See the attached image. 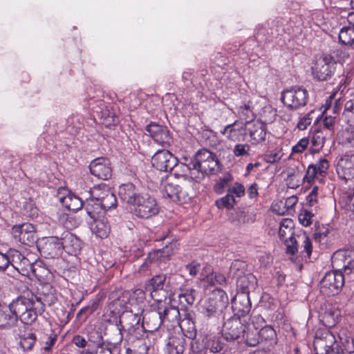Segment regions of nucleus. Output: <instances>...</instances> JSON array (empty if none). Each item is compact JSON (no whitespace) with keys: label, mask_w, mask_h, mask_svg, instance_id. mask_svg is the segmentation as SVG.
I'll list each match as a JSON object with an SVG mask.
<instances>
[{"label":"nucleus","mask_w":354,"mask_h":354,"mask_svg":"<svg viewBox=\"0 0 354 354\" xmlns=\"http://www.w3.org/2000/svg\"><path fill=\"white\" fill-rule=\"evenodd\" d=\"M235 203L234 196L227 193L225 196L216 200L215 204L219 209L226 208L229 209L233 207Z\"/></svg>","instance_id":"49"},{"label":"nucleus","mask_w":354,"mask_h":354,"mask_svg":"<svg viewBox=\"0 0 354 354\" xmlns=\"http://www.w3.org/2000/svg\"><path fill=\"white\" fill-rule=\"evenodd\" d=\"M143 319L149 328V330L151 331L158 330L165 323L158 305L153 307L150 312L145 313Z\"/></svg>","instance_id":"29"},{"label":"nucleus","mask_w":354,"mask_h":354,"mask_svg":"<svg viewBox=\"0 0 354 354\" xmlns=\"http://www.w3.org/2000/svg\"><path fill=\"white\" fill-rule=\"evenodd\" d=\"M329 162L326 158H321L316 164L310 165L307 169L304 180L308 183L311 182L318 176L324 177L327 174Z\"/></svg>","instance_id":"24"},{"label":"nucleus","mask_w":354,"mask_h":354,"mask_svg":"<svg viewBox=\"0 0 354 354\" xmlns=\"http://www.w3.org/2000/svg\"><path fill=\"white\" fill-rule=\"evenodd\" d=\"M42 250L49 258H56L62 254L63 252V245L61 237H49L44 243Z\"/></svg>","instance_id":"28"},{"label":"nucleus","mask_w":354,"mask_h":354,"mask_svg":"<svg viewBox=\"0 0 354 354\" xmlns=\"http://www.w3.org/2000/svg\"><path fill=\"white\" fill-rule=\"evenodd\" d=\"M328 232L329 230L327 227H319L317 229L315 230V232L314 233V239L316 241L322 243L328 236Z\"/></svg>","instance_id":"64"},{"label":"nucleus","mask_w":354,"mask_h":354,"mask_svg":"<svg viewBox=\"0 0 354 354\" xmlns=\"http://www.w3.org/2000/svg\"><path fill=\"white\" fill-rule=\"evenodd\" d=\"M195 168L203 174L214 175L220 169L219 161L216 156L206 149L198 151L193 160Z\"/></svg>","instance_id":"4"},{"label":"nucleus","mask_w":354,"mask_h":354,"mask_svg":"<svg viewBox=\"0 0 354 354\" xmlns=\"http://www.w3.org/2000/svg\"><path fill=\"white\" fill-rule=\"evenodd\" d=\"M17 322V315L11 309V303L8 306L0 307V328L10 329Z\"/></svg>","instance_id":"30"},{"label":"nucleus","mask_w":354,"mask_h":354,"mask_svg":"<svg viewBox=\"0 0 354 354\" xmlns=\"http://www.w3.org/2000/svg\"><path fill=\"white\" fill-rule=\"evenodd\" d=\"M339 339L342 344V351H346L348 353L351 354L354 353V339L349 336L344 331L339 334Z\"/></svg>","instance_id":"46"},{"label":"nucleus","mask_w":354,"mask_h":354,"mask_svg":"<svg viewBox=\"0 0 354 354\" xmlns=\"http://www.w3.org/2000/svg\"><path fill=\"white\" fill-rule=\"evenodd\" d=\"M91 194H95L100 203L104 212L117 206V199L113 191L105 185L94 187Z\"/></svg>","instance_id":"15"},{"label":"nucleus","mask_w":354,"mask_h":354,"mask_svg":"<svg viewBox=\"0 0 354 354\" xmlns=\"http://www.w3.org/2000/svg\"><path fill=\"white\" fill-rule=\"evenodd\" d=\"M84 207L90 220L102 216V214L104 213L100 203L95 194H91V197L86 200Z\"/></svg>","instance_id":"33"},{"label":"nucleus","mask_w":354,"mask_h":354,"mask_svg":"<svg viewBox=\"0 0 354 354\" xmlns=\"http://www.w3.org/2000/svg\"><path fill=\"white\" fill-rule=\"evenodd\" d=\"M11 309L16 314L17 320L20 319L25 324H32L38 316V313L44 311L42 306H39L34 296L31 298L18 297L11 302Z\"/></svg>","instance_id":"1"},{"label":"nucleus","mask_w":354,"mask_h":354,"mask_svg":"<svg viewBox=\"0 0 354 354\" xmlns=\"http://www.w3.org/2000/svg\"><path fill=\"white\" fill-rule=\"evenodd\" d=\"M339 142L346 147H354V126H349L344 129L338 136Z\"/></svg>","instance_id":"42"},{"label":"nucleus","mask_w":354,"mask_h":354,"mask_svg":"<svg viewBox=\"0 0 354 354\" xmlns=\"http://www.w3.org/2000/svg\"><path fill=\"white\" fill-rule=\"evenodd\" d=\"M250 147L248 144H237L234 146L233 153L235 156L249 155Z\"/></svg>","instance_id":"59"},{"label":"nucleus","mask_w":354,"mask_h":354,"mask_svg":"<svg viewBox=\"0 0 354 354\" xmlns=\"http://www.w3.org/2000/svg\"><path fill=\"white\" fill-rule=\"evenodd\" d=\"M336 118L330 115H326L323 119V128L325 132L329 131L330 133L334 132Z\"/></svg>","instance_id":"57"},{"label":"nucleus","mask_w":354,"mask_h":354,"mask_svg":"<svg viewBox=\"0 0 354 354\" xmlns=\"http://www.w3.org/2000/svg\"><path fill=\"white\" fill-rule=\"evenodd\" d=\"M282 153L280 149H274L268 151L264 156V160L268 163H274L281 160Z\"/></svg>","instance_id":"56"},{"label":"nucleus","mask_w":354,"mask_h":354,"mask_svg":"<svg viewBox=\"0 0 354 354\" xmlns=\"http://www.w3.org/2000/svg\"><path fill=\"white\" fill-rule=\"evenodd\" d=\"M344 283V275L342 271L327 272L319 283L320 292L326 297L337 295Z\"/></svg>","instance_id":"6"},{"label":"nucleus","mask_w":354,"mask_h":354,"mask_svg":"<svg viewBox=\"0 0 354 354\" xmlns=\"http://www.w3.org/2000/svg\"><path fill=\"white\" fill-rule=\"evenodd\" d=\"M102 123L106 127L115 125L118 120V118L108 109H104L102 111Z\"/></svg>","instance_id":"53"},{"label":"nucleus","mask_w":354,"mask_h":354,"mask_svg":"<svg viewBox=\"0 0 354 354\" xmlns=\"http://www.w3.org/2000/svg\"><path fill=\"white\" fill-rule=\"evenodd\" d=\"M174 176L177 178H183L184 180H195L196 182L203 179V174L198 171L192 160L189 163H178L171 170Z\"/></svg>","instance_id":"17"},{"label":"nucleus","mask_w":354,"mask_h":354,"mask_svg":"<svg viewBox=\"0 0 354 354\" xmlns=\"http://www.w3.org/2000/svg\"><path fill=\"white\" fill-rule=\"evenodd\" d=\"M281 100L288 109L297 111L306 106L309 101V93L304 86L295 85L283 90Z\"/></svg>","instance_id":"3"},{"label":"nucleus","mask_w":354,"mask_h":354,"mask_svg":"<svg viewBox=\"0 0 354 354\" xmlns=\"http://www.w3.org/2000/svg\"><path fill=\"white\" fill-rule=\"evenodd\" d=\"M249 132L250 136L253 144H258L266 140V125L260 121H254L251 124V127L246 128Z\"/></svg>","instance_id":"36"},{"label":"nucleus","mask_w":354,"mask_h":354,"mask_svg":"<svg viewBox=\"0 0 354 354\" xmlns=\"http://www.w3.org/2000/svg\"><path fill=\"white\" fill-rule=\"evenodd\" d=\"M335 62L332 56L324 55L318 58L312 67V73L315 78L325 81L330 78L335 69Z\"/></svg>","instance_id":"10"},{"label":"nucleus","mask_w":354,"mask_h":354,"mask_svg":"<svg viewBox=\"0 0 354 354\" xmlns=\"http://www.w3.org/2000/svg\"><path fill=\"white\" fill-rule=\"evenodd\" d=\"M327 134L328 132H325L324 129H317L313 131L311 137V153H318L323 148Z\"/></svg>","instance_id":"38"},{"label":"nucleus","mask_w":354,"mask_h":354,"mask_svg":"<svg viewBox=\"0 0 354 354\" xmlns=\"http://www.w3.org/2000/svg\"><path fill=\"white\" fill-rule=\"evenodd\" d=\"M238 125L239 122L236 120L234 123L225 126L221 133L230 140L234 142L240 141L247 127L243 124L236 127Z\"/></svg>","instance_id":"34"},{"label":"nucleus","mask_w":354,"mask_h":354,"mask_svg":"<svg viewBox=\"0 0 354 354\" xmlns=\"http://www.w3.org/2000/svg\"><path fill=\"white\" fill-rule=\"evenodd\" d=\"M9 254L11 255V266L15 269V272L23 276L29 277L32 274L37 278H41L42 274L39 272V270L48 271L47 268L41 266V261L33 263L17 250H9Z\"/></svg>","instance_id":"2"},{"label":"nucleus","mask_w":354,"mask_h":354,"mask_svg":"<svg viewBox=\"0 0 354 354\" xmlns=\"http://www.w3.org/2000/svg\"><path fill=\"white\" fill-rule=\"evenodd\" d=\"M62 243L63 245V251L71 255L76 256L81 250V241L73 234L69 232H65L62 234Z\"/></svg>","instance_id":"27"},{"label":"nucleus","mask_w":354,"mask_h":354,"mask_svg":"<svg viewBox=\"0 0 354 354\" xmlns=\"http://www.w3.org/2000/svg\"><path fill=\"white\" fill-rule=\"evenodd\" d=\"M88 223L91 225L92 232L97 236L102 239L107 237L110 232V225L106 217L102 216L96 219L88 221Z\"/></svg>","instance_id":"32"},{"label":"nucleus","mask_w":354,"mask_h":354,"mask_svg":"<svg viewBox=\"0 0 354 354\" xmlns=\"http://www.w3.org/2000/svg\"><path fill=\"white\" fill-rule=\"evenodd\" d=\"M146 131L149 133L155 142L163 147H169L172 142V138L166 127L156 122H150L146 127Z\"/></svg>","instance_id":"16"},{"label":"nucleus","mask_w":354,"mask_h":354,"mask_svg":"<svg viewBox=\"0 0 354 354\" xmlns=\"http://www.w3.org/2000/svg\"><path fill=\"white\" fill-rule=\"evenodd\" d=\"M236 281L237 288L240 291L238 293H245L248 295L250 290L254 289L257 284L256 277L251 273L239 276Z\"/></svg>","instance_id":"35"},{"label":"nucleus","mask_w":354,"mask_h":354,"mask_svg":"<svg viewBox=\"0 0 354 354\" xmlns=\"http://www.w3.org/2000/svg\"><path fill=\"white\" fill-rule=\"evenodd\" d=\"M164 322H178L180 313L178 308L172 306H166L163 301L158 302Z\"/></svg>","instance_id":"37"},{"label":"nucleus","mask_w":354,"mask_h":354,"mask_svg":"<svg viewBox=\"0 0 354 354\" xmlns=\"http://www.w3.org/2000/svg\"><path fill=\"white\" fill-rule=\"evenodd\" d=\"M162 192L164 196L170 198L174 202L186 203L191 198L187 191L183 190L180 186L172 183L165 182V184H162Z\"/></svg>","instance_id":"21"},{"label":"nucleus","mask_w":354,"mask_h":354,"mask_svg":"<svg viewBox=\"0 0 354 354\" xmlns=\"http://www.w3.org/2000/svg\"><path fill=\"white\" fill-rule=\"evenodd\" d=\"M246 269V263L240 260H234L230 266V274L234 277L238 279V277L243 276Z\"/></svg>","instance_id":"47"},{"label":"nucleus","mask_w":354,"mask_h":354,"mask_svg":"<svg viewBox=\"0 0 354 354\" xmlns=\"http://www.w3.org/2000/svg\"><path fill=\"white\" fill-rule=\"evenodd\" d=\"M339 315L335 308L331 305H325L319 313V319L326 327L330 328L337 323Z\"/></svg>","instance_id":"31"},{"label":"nucleus","mask_w":354,"mask_h":354,"mask_svg":"<svg viewBox=\"0 0 354 354\" xmlns=\"http://www.w3.org/2000/svg\"><path fill=\"white\" fill-rule=\"evenodd\" d=\"M151 164L159 171H171L177 164V158L168 150H158L152 156Z\"/></svg>","instance_id":"14"},{"label":"nucleus","mask_w":354,"mask_h":354,"mask_svg":"<svg viewBox=\"0 0 354 354\" xmlns=\"http://www.w3.org/2000/svg\"><path fill=\"white\" fill-rule=\"evenodd\" d=\"M339 39L343 44L354 48V27L344 26L339 33Z\"/></svg>","instance_id":"44"},{"label":"nucleus","mask_w":354,"mask_h":354,"mask_svg":"<svg viewBox=\"0 0 354 354\" xmlns=\"http://www.w3.org/2000/svg\"><path fill=\"white\" fill-rule=\"evenodd\" d=\"M118 196L124 203L133 206L141 194L138 192L133 183H127L119 187Z\"/></svg>","instance_id":"26"},{"label":"nucleus","mask_w":354,"mask_h":354,"mask_svg":"<svg viewBox=\"0 0 354 354\" xmlns=\"http://www.w3.org/2000/svg\"><path fill=\"white\" fill-rule=\"evenodd\" d=\"M336 170L339 177L346 181L354 178V154L341 157L337 162Z\"/></svg>","instance_id":"22"},{"label":"nucleus","mask_w":354,"mask_h":354,"mask_svg":"<svg viewBox=\"0 0 354 354\" xmlns=\"http://www.w3.org/2000/svg\"><path fill=\"white\" fill-rule=\"evenodd\" d=\"M333 267L336 271L344 270L345 274L354 273V253L349 250H339L331 257Z\"/></svg>","instance_id":"11"},{"label":"nucleus","mask_w":354,"mask_h":354,"mask_svg":"<svg viewBox=\"0 0 354 354\" xmlns=\"http://www.w3.org/2000/svg\"><path fill=\"white\" fill-rule=\"evenodd\" d=\"M299 239L301 241V254L308 257V259H310L313 251V245L310 239L306 235V234L299 236Z\"/></svg>","instance_id":"50"},{"label":"nucleus","mask_w":354,"mask_h":354,"mask_svg":"<svg viewBox=\"0 0 354 354\" xmlns=\"http://www.w3.org/2000/svg\"><path fill=\"white\" fill-rule=\"evenodd\" d=\"M313 216V214L310 212L304 210L299 214V220L300 223L302 225H304L305 227H308L313 222V221H312Z\"/></svg>","instance_id":"61"},{"label":"nucleus","mask_w":354,"mask_h":354,"mask_svg":"<svg viewBox=\"0 0 354 354\" xmlns=\"http://www.w3.org/2000/svg\"><path fill=\"white\" fill-rule=\"evenodd\" d=\"M241 342H244L249 346H257L260 342L259 330L252 328L251 326H245Z\"/></svg>","instance_id":"40"},{"label":"nucleus","mask_w":354,"mask_h":354,"mask_svg":"<svg viewBox=\"0 0 354 354\" xmlns=\"http://www.w3.org/2000/svg\"><path fill=\"white\" fill-rule=\"evenodd\" d=\"M224 306V302L212 295L203 301L201 307V313L207 319H216L222 313Z\"/></svg>","instance_id":"18"},{"label":"nucleus","mask_w":354,"mask_h":354,"mask_svg":"<svg viewBox=\"0 0 354 354\" xmlns=\"http://www.w3.org/2000/svg\"><path fill=\"white\" fill-rule=\"evenodd\" d=\"M313 113V111L308 113L307 114L299 118L297 124V127L299 130H305L307 129L308 126L310 125L313 120V118L311 117V114Z\"/></svg>","instance_id":"58"},{"label":"nucleus","mask_w":354,"mask_h":354,"mask_svg":"<svg viewBox=\"0 0 354 354\" xmlns=\"http://www.w3.org/2000/svg\"><path fill=\"white\" fill-rule=\"evenodd\" d=\"M34 298L39 305L42 306V309H44L45 306H51L55 304L57 299L55 290L50 287L48 292H43L40 296H34Z\"/></svg>","instance_id":"41"},{"label":"nucleus","mask_w":354,"mask_h":354,"mask_svg":"<svg viewBox=\"0 0 354 354\" xmlns=\"http://www.w3.org/2000/svg\"><path fill=\"white\" fill-rule=\"evenodd\" d=\"M203 343L205 350H209L211 353H217L222 351L224 344L221 337L216 335H207L203 338Z\"/></svg>","instance_id":"39"},{"label":"nucleus","mask_w":354,"mask_h":354,"mask_svg":"<svg viewBox=\"0 0 354 354\" xmlns=\"http://www.w3.org/2000/svg\"><path fill=\"white\" fill-rule=\"evenodd\" d=\"M343 115L346 118L354 120V98L345 103Z\"/></svg>","instance_id":"60"},{"label":"nucleus","mask_w":354,"mask_h":354,"mask_svg":"<svg viewBox=\"0 0 354 354\" xmlns=\"http://www.w3.org/2000/svg\"><path fill=\"white\" fill-rule=\"evenodd\" d=\"M238 115L241 120L245 121L243 125H250L251 122L254 121L255 115L251 109L250 106L248 104H244L239 107L237 111Z\"/></svg>","instance_id":"43"},{"label":"nucleus","mask_w":354,"mask_h":354,"mask_svg":"<svg viewBox=\"0 0 354 354\" xmlns=\"http://www.w3.org/2000/svg\"><path fill=\"white\" fill-rule=\"evenodd\" d=\"M196 330L194 323L192 321L191 326L187 330V334L178 332L171 335L168 338L167 343V351L168 354H183L187 346L186 336L189 339L194 338Z\"/></svg>","instance_id":"8"},{"label":"nucleus","mask_w":354,"mask_h":354,"mask_svg":"<svg viewBox=\"0 0 354 354\" xmlns=\"http://www.w3.org/2000/svg\"><path fill=\"white\" fill-rule=\"evenodd\" d=\"M167 256V254L164 249L155 250L149 252L147 257L145 259V261L139 266L137 272L140 274H147L153 264L165 261Z\"/></svg>","instance_id":"23"},{"label":"nucleus","mask_w":354,"mask_h":354,"mask_svg":"<svg viewBox=\"0 0 354 354\" xmlns=\"http://www.w3.org/2000/svg\"><path fill=\"white\" fill-rule=\"evenodd\" d=\"M281 240L284 242L288 254L293 255L298 251L297 241L294 237V235H292V237L282 239Z\"/></svg>","instance_id":"55"},{"label":"nucleus","mask_w":354,"mask_h":354,"mask_svg":"<svg viewBox=\"0 0 354 354\" xmlns=\"http://www.w3.org/2000/svg\"><path fill=\"white\" fill-rule=\"evenodd\" d=\"M245 326L241 323V319L232 316L223 323L221 330L223 338L227 342L241 343Z\"/></svg>","instance_id":"7"},{"label":"nucleus","mask_w":354,"mask_h":354,"mask_svg":"<svg viewBox=\"0 0 354 354\" xmlns=\"http://www.w3.org/2000/svg\"><path fill=\"white\" fill-rule=\"evenodd\" d=\"M91 173L100 179L107 180L112 175L110 161L106 158H97L89 165Z\"/></svg>","instance_id":"20"},{"label":"nucleus","mask_w":354,"mask_h":354,"mask_svg":"<svg viewBox=\"0 0 354 354\" xmlns=\"http://www.w3.org/2000/svg\"><path fill=\"white\" fill-rule=\"evenodd\" d=\"M309 140L307 138H303L298 141V142L292 147V152L294 153H302L308 147Z\"/></svg>","instance_id":"63"},{"label":"nucleus","mask_w":354,"mask_h":354,"mask_svg":"<svg viewBox=\"0 0 354 354\" xmlns=\"http://www.w3.org/2000/svg\"><path fill=\"white\" fill-rule=\"evenodd\" d=\"M336 345H338L337 339L332 331L327 328L317 330L313 342L316 354H325L327 351L335 348Z\"/></svg>","instance_id":"12"},{"label":"nucleus","mask_w":354,"mask_h":354,"mask_svg":"<svg viewBox=\"0 0 354 354\" xmlns=\"http://www.w3.org/2000/svg\"><path fill=\"white\" fill-rule=\"evenodd\" d=\"M179 301L181 304L192 306L196 298V291L194 289H187L178 295Z\"/></svg>","instance_id":"52"},{"label":"nucleus","mask_w":354,"mask_h":354,"mask_svg":"<svg viewBox=\"0 0 354 354\" xmlns=\"http://www.w3.org/2000/svg\"><path fill=\"white\" fill-rule=\"evenodd\" d=\"M36 342V335L34 333H28L24 335L20 339L19 344L23 351H30Z\"/></svg>","instance_id":"48"},{"label":"nucleus","mask_w":354,"mask_h":354,"mask_svg":"<svg viewBox=\"0 0 354 354\" xmlns=\"http://www.w3.org/2000/svg\"><path fill=\"white\" fill-rule=\"evenodd\" d=\"M149 290L151 298L157 301H163L171 293L169 283L167 281L166 274H158L151 280L149 286Z\"/></svg>","instance_id":"9"},{"label":"nucleus","mask_w":354,"mask_h":354,"mask_svg":"<svg viewBox=\"0 0 354 354\" xmlns=\"http://www.w3.org/2000/svg\"><path fill=\"white\" fill-rule=\"evenodd\" d=\"M259 341L274 340L276 337V333L274 328L270 326H264L259 330Z\"/></svg>","instance_id":"51"},{"label":"nucleus","mask_w":354,"mask_h":354,"mask_svg":"<svg viewBox=\"0 0 354 354\" xmlns=\"http://www.w3.org/2000/svg\"><path fill=\"white\" fill-rule=\"evenodd\" d=\"M57 197L62 205L69 211L76 212L82 209L84 205L80 198L64 187L59 189Z\"/></svg>","instance_id":"19"},{"label":"nucleus","mask_w":354,"mask_h":354,"mask_svg":"<svg viewBox=\"0 0 354 354\" xmlns=\"http://www.w3.org/2000/svg\"><path fill=\"white\" fill-rule=\"evenodd\" d=\"M11 233L17 241L28 246L33 245L37 240L35 227L29 223L14 225Z\"/></svg>","instance_id":"13"},{"label":"nucleus","mask_w":354,"mask_h":354,"mask_svg":"<svg viewBox=\"0 0 354 354\" xmlns=\"http://www.w3.org/2000/svg\"><path fill=\"white\" fill-rule=\"evenodd\" d=\"M232 308L234 315L238 317H243L251 310V302L249 295L245 293H237L232 300Z\"/></svg>","instance_id":"25"},{"label":"nucleus","mask_w":354,"mask_h":354,"mask_svg":"<svg viewBox=\"0 0 354 354\" xmlns=\"http://www.w3.org/2000/svg\"><path fill=\"white\" fill-rule=\"evenodd\" d=\"M96 334L97 335V339L93 342V343L97 345V350L95 353L97 354H112V351L109 344L102 342V337L97 333H96Z\"/></svg>","instance_id":"54"},{"label":"nucleus","mask_w":354,"mask_h":354,"mask_svg":"<svg viewBox=\"0 0 354 354\" xmlns=\"http://www.w3.org/2000/svg\"><path fill=\"white\" fill-rule=\"evenodd\" d=\"M131 209L133 214L140 218H149L159 212L156 199L147 194H141Z\"/></svg>","instance_id":"5"},{"label":"nucleus","mask_w":354,"mask_h":354,"mask_svg":"<svg viewBox=\"0 0 354 354\" xmlns=\"http://www.w3.org/2000/svg\"><path fill=\"white\" fill-rule=\"evenodd\" d=\"M265 319L260 315H253L251 317V323L247 326H251L252 328L259 330L261 328L264 327Z\"/></svg>","instance_id":"62"},{"label":"nucleus","mask_w":354,"mask_h":354,"mask_svg":"<svg viewBox=\"0 0 354 354\" xmlns=\"http://www.w3.org/2000/svg\"><path fill=\"white\" fill-rule=\"evenodd\" d=\"M294 235L293 222L290 218L283 219L280 223L279 236L281 239L292 237Z\"/></svg>","instance_id":"45"}]
</instances>
